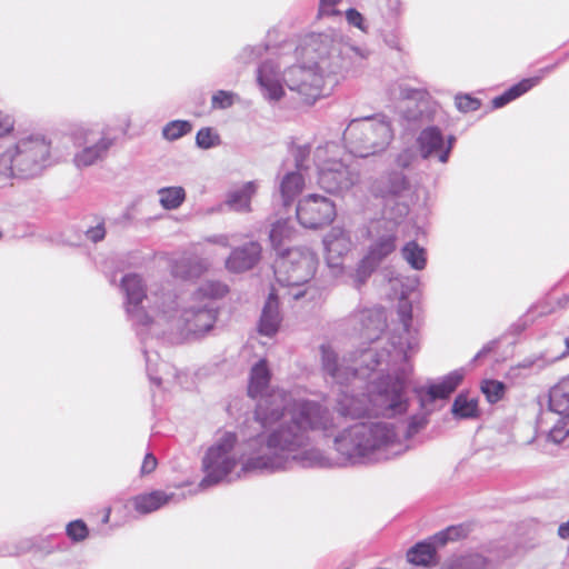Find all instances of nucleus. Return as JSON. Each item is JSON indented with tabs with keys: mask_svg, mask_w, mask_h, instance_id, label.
Masks as SVG:
<instances>
[{
	"mask_svg": "<svg viewBox=\"0 0 569 569\" xmlns=\"http://www.w3.org/2000/svg\"><path fill=\"white\" fill-rule=\"evenodd\" d=\"M124 308L128 319L143 342L148 332H156L160 321L171 332L202 336L210 331L218 317L216 299L224 296L227 287L219 282H207L190 296H178L169 287L146 292L142 278L128 273L121 280Z\"/></svg>",
	"mask_w": 569,
	"mask_h": 569,
	"instance_id": "obj_1",
	"label": "nucleus"
},
{
	"mask_svg": "<svg viewBox=\"0 0 569 569\" xmlns=\"http://www.w3.org/2000/svg\"><path fill=\"white\" fill-rule=\"evenodd\" d=\"M338 425L331 411L320 402H303L293 408L292 416L248 441L249 457L242 471L277 472L291 469L327 467L328 458L311 446V433L325 437L335 433Z\"/></svg>",
	"mask_w": 569,
	"mask_h": 569,
	"instance_id": "obj_2",
	"label": "nucleus"
},
{
	"mask_svg": "<svg viewBox=\"0 0 569 569\" xmlns=\"http://www.w3.org/2000/svg\"><path fill=\"white\" fill-rule=\"evenodd\" d=\"M297 54L301 62L286 69L282 80L306 104H313L321 97L326 78L355 71L368 57L366 50L351 44L335 29L307 34Z\"/></svg>",
	"mask_w": 569,
	"mask_h": 569,
	"instance_id": "obj_3",
	"label": "nucleus"
},
{
	"mask_svg": "<svg viewBox=\"0 0 569 569\" xmlns=\"http://www.w3.org/2000/svg\"><path fill=\"white\" fill-rule=\"evenodd\" d=\"M428 411L410 417L403 432L391 422H358L335 437L333 447L346 463L368 465L387 461L402 455L408 446L401 440L412 438L428 423Z\"/></svg>",
	"mask_w": 569,
	"mask_h": 569,
	"instance_id": "obj_4",
	"label": "nucleus"
},
{
	"mask_svg": "<svg viewBox=\"0 0 569 569\" xmlns=\"http://www.w3.org/2000/svg\"><path fill=\"white\" fill-rule=\"evenodd\" d=\"M320 352L325 375L340 387L336 400L340 416L358 419L372 415L369 390L362 392V389L370 373L386 362L385 355H380L377 348H368L350 365L346 358L340 359L330 346L322 345Z\"/></svg>",
	"mask_w": 569,
	"mask_h": 569,
	"instance_id": "obj_5",
	"label": "nucleus"
},
{
	"mask_svg": "<svg viewBox=\"0 0 569 569\" xmlns=\"http://www.w3.org/2000/svg\"><path fill=\"white\" fill-rule=\"evenodd\" d=\"M50 142L41 136H29L0 152V177L29 180L40 177L50 166Z\"/></svg>",
	"mask_w": 569,
	"mask_h": 569,
	"instance_id": "obj_6",
	"label": "nucleus"
},
{
	"mask_svg": "<svg viewBox=\"0 0 569 569\" xmlns=\"http://www.w3.org/2000/svg\"><path fill=\"white\" fill-rule=\"evenodd\" d=\"M343 139L352 154L367 158L385 151L393 139V132L388 118L377 114L352 119Z\"/></svg>",
	"mask_w": 569,
	"mask_h": 569,
	"instance_id": "obj_7",
	"label": "nucleus"
},
{
	"mask_svg": "<svg viewBox=\"0 0 569 569\" xmlns=\"http://www.w3.org/2000/svg\"><path fill=\"white\" fill-rule=\"evenodd\" d=\"M373 416L396 418L409 408V385L405 371L386 375L367 385Z\"/></svg>",
	"mask_w": 569,
	"mask_h": 569,
	"instance_id": "obj_8",
	"label": "nucleus"
},
{
	"mask_svg": "<svg viewBox=\"0 0 569 569\" xmlns=\"http://www.w3.org/2000/svg\"><path fill=\"white\" fill-rule=\"evenodd\" d=\"M317 264L318 259L313 251L306 247H295L278 256L274 274L279 283L292 288L291 296L298 300L307 293L300 287L315 276Z\"/></svg>",
	"mask_w": 569,
	"mask_h": 569,
	"instance_id": "obj_9",
	"label": "nucleus"
},
{
	"mask_svg": "<svg viewBox=\"0 0 569 569\" xmlns=\"http://www.w3.org/2000/svg\"><path fill=\"white\" fill-rule=\"evenodd\" d=\"M236 433L227 431L207 450L202 459L206 475L199 482L201 489L220 483L231 473L242 457L236 450Z\"/></svg>",
	"mask_w": 569,
	"mask_h": 569,
	"instance_id": "obj_10",
	"label": "nucleus"
},
{
	"mask_svg": "<svg viewBox=\"0 0 569 569\" xmlns=\"http://www.w3.org/2000/svg\"><path fill=\"white\" fill-rule=\"evenodd\" d=\"M398 315L401 326L391 333L390 348L378 351L380 355H385L383 360L388 367L408 361L419 347L418 332L411 328L412 308L407 300H400Z\"/></svg>",
	"mask_w": 569,
	"mask_h": 569,
	"instance_id": "obj_11",
	"label": "nucleus"
},
{
	"mask_svg": "<svg viewBox=\"0 0 569 569\" xmlns=\"http://www.w3.org/2000/svg\"><path fill=\"white\" fill-rule=\"evenodd\" d=\"M303 402H315L308 399H295L290 392L282 389H271L258 398L254 419L262 428L269 429L283 419L292 416L293 408Z\"/></svg>",
	"mask_w": 569,
	"mask_h": 569,
	"instance_id": "obj_12",
	"label": "nucleus"
},
{
	"mask_svg": "<svg viewBox=\"0 0 569 569\" xmlns=\"http://www.w3.org/2000/svg\"><path fill=\"white\" fill-rule=\"evenodd\" d=\"M296 212L300 224L308 229L328 226L337 216L335 202L317 193H311L300 199Z\"/></svg>",
	"mask_w": 569,
	"mask_h": 569,
	"instance_id": "obj_13",
	"label": "nucleus"
},
{
	"mask_svg": "<svg viewBox=\"0 0 569 569\" xmlns=\"http://www.w3.org/2000/svg\"><path fill=\"white\" fill-rule=\"evenodd\" d=\"M83 148L74 154L73 162L77 168L90 167L107 158L110 148L116 142V137L110 133V128L103 127L100 131L93 129L83 130Z\"/></svg>",
	"mask_w": 569,
	"mask_h": 569,
	"instance_id": "obj_14",
	"label": "nucleus"
},
{
	"mask_svg": "<svg viewBox=\"0 0 569 569\" xmlns=\"http://www.w3.org/2000/svg\"><path fill=\"white\" fill-rule=\"evenodd\" d=\"M358 180V173L339 160H332L319 168L318 184L329 193L349 190Z\"/></svg>",
	"mask_w": 569,
	"mask_h": 569,
	"instance_id": "obj_15",
	"label": "nucleus"
},
{
	"mask_svg": "<svg viewBox=\"0 0 569 569\" xmlns=\"http://www.w3.org/2000/svg\"><path fill=\"white\" fill-rule=\"evenodd\" d=\"M416 142L422 159L435 158L441 163L448 162L451 146H445V136L438 127L429 126L422 129Z\"/></svg>",
	"mask_w": 569,
	"mask_h": 569,
	"instance_id": "obj_16",
	"label": "nucleus"
},
{
	"mask_svg": "<svg viewBox=\"0 0 569 569\" xmlns=\"http://www.w3.org/2000/svg\"><path fill=\"white\" fill-rule=\"evenodd\" d=\"M351 320L359 325L363 339L376 341L387 328V316L383 307L358 309L351 315Z\"/></svg>",
	"mask_w": 569,
	"mask_h": 569,
	"instance_id": "obj_17",
	"label": "nucleus"
},
{
	"mask_svg": "<svg viewBox=\"0 0 569 569\" xmlns=\"http://www.w3.org/2000/svg\"><path fill=\"white\" fill-rule=\"evenodd\" d=\"M462 379L463 370L459 369L445 376L438 383H432L427 387L419 388L417 393L421 407L425 408L427 403H431L437 399L448 398L457 389Z\"/></svg>",
	"mask_w": 569,
	"mask_h": 569,
	"instance_id": "obj_18",
	"label": "nucleus"
},
{
	"mask_svg": "<svg viewBox=\"0 0 569 569\" xmlns=\"http://www.w3.org/2000/svg\"><path fill=\"white\" fill-rule=\"evenodd\" d=\"M262 247L258 241H250L234 248L226 260V268L234 273L252 269L261 259Z\"/></svg>",
	"mask_w": 569,
	"mask_h": 569,
	"instance_id": "obj_19",
	"label": "nucleus"
},
{
	"mask_svg": "<svg viewBox=\"0 0 569 569\" xmlns=\"http://www.w3.org/2000/svg\"><path fill=\"white\" fill-rule=\"evenodd\" d=\"M408 189V178L401 171H390L372 184L373 193L381 198H387L389 196L397 197Z\"/></svg>",
	"mask_w": 569,
	"mask_h": 569,
	"instance_id": "obj_20",
	"label": "nucleus"
},
{
	"mask_svg": "<svg viewBox=\"0 0 569 569\" xmlns=\"http://www.w3.org/2000/svg\"><path fill=\"white\" fill-rule=\"evenodd\" d=\"M258 83L266 91L270 100L278 101L283 96V88L278 79V66L268 60L258 68Z\"/></svg>",
	"mask_w": 569,
	"mask_h": 569,
	"instance_id": "obj_21",
	"label": "nucleus"
},
{
	"mask_svg": "<svg viewBox=\"0 0 569 569\" xmlns=\"http://www.w3.org/2000/svg\"><path fill=\"white\" fill-rule=\"evenodd\" d=\"M256 192L257 183L254 181H248L241 188L229 191L226 194L223 204L231 211L249 213L252 211L251 200Z\"/></svg>",
	"mask_w": 569,
	"mask_h": 569,
	"instance_id": "obj_22",
	"label": "nucleus"
},
{
	"mask_svg": "<svg viewBox=\"0 0 569 569\" xmlns=\"http://www.w3.org/2000/svg\"><path fill=\"white\" fill-rule=\"evenodd\" d=\"M280 321L278 298L274 292H270L261 312L259 332L272 337L278 331Z\"/></svg>",
	"mask_w": 569,
	"mask_h": 569,
	"instance_id": "obj_23",
	"label": "nucleus"
},
{
	"mask_svg": "<svg viewBox=\"0 0 569 569\" xmlns=\"http://www.w3.org/2000/svg\"><path fill=\"white\" fill-rule=\"evenodd\" d=\"M329 259L340 258L347 254L352 247V240L348 231L341 227H333L323 239Z\"/></svg>",
	"mask_w": 569,
	"mask_h": 569,
	"instance_id": "obj_24",
	"label": "nucleus"
},
{
	"mask_svg": "<svg viewBox=\"0 0 569 569\" xmlns=\"http://www.w3.org/2000/svg\"><path fill=\"white\" fill-rule=\"evenodd\" d=\"M173 496V493H167L162 490H154L149 493H142L133 497L132 503L137 512L147 515L166 506Z\"/></svg>",
	"mask_w": 569,
	"mask_h": 569,
	"instance_id": "obj_25",
	"label": "nucleus"
},
{
	"mask_svg": "<svg viewBox=\"0 0 569 569\" xmlns=\"http://www.w3.org/2000/svg\"><path fill=\"white\" fill-rule=\"evenodd\" d=\"M270 371L264 359L259 360L251 369L248 386L249 397L256 399L264 395L270 382Z\"/></svg>",
	"mask_w": 569,
	"mask_h": 569,
	"instance_id": "obj_26",
	"label": "nucleus"
},
{
	"mask_svg": "<svg viewBox=\"0 0 569 569\" xmlns=\"http://www.w3.org/2000/svg\"><path fill=\"white\" fill-rule=\"evenodd\" d=\"M549 409L560 418L569 416V377L562 379L549 391Z\"/></svg>",
	"mask_w": 569,
	"mask_h": 569,
	"instance_id": "obj_27",
	"label": "nucleus"
},
{
	"mask_svg": "<svg viewBox=\"0 0 569 569\" xmlns=\"http://www.w3.org/2000/svg\"><path fill=\"white\" fill-rule=\"evenodd\" d=\"M396 232L382 234L369 246L366 257L379 267V264L396 250Z\"/></svg>",
	"mask_w": 569,
	"mask_h": 569,
	"instance_id": "obj_28",
	"label": "nucleus"
},
{
	"mask_svg": "<svg viewBox=\"0 0 569 569\" xmlns=\"http://www.w3.org/2000/svg\"><path fill=\"white\" fill-rule=\"evenodd\" d=\"M295 233V228L287 219H279L271 224L269 241L278 256L286 250V243L292 240Z\"/></svg>",
	"mask_w": 569,
	"mask_h": 569,
	"instance_id": "obj_29",
	"label": "nucleus"
},
{
	"mask_svg": "<svg viewBox=\"0 0 569 569\" xmlns=\"http://www.w3.org/2000/svg\"><path fill=\"white\" fill-rule=\"evenodd\" d=\"M305 187V178L302 172H287L280 182V193L283 206H289Z\"/></svg>",
	"mask_w": 569,
	"mask_h": 569,
	"instance_id": "obj_30",
	"label": "nucleus"
},
{
	"mask_svg": "<svg viewBox=\"0 0 569 569\" xmlns=\"http://www.w3.org/2000/svg\"><path fill=\"white\" fill-rule=\"evenodd\" d=\"M435 541H421L411 547L407 552V559L416 566L429 567L435 562L437 555Z\"/></svg>",
	"mask_w": 569,
	"mask_h": 569,
	"instance_id": "obj_31",
	"label": "nucleus"
},
{
	"mask_svg": "<svg viewBox=\"0 0 569 569\" xmlns=\"http://www.w3.org/2000/svg\"><path fill=\"white\" fill-rule=\"evenodd\" d=\"M159 202L166 210L178 209L186 200L182 187H163L158 190Z\"/></svg>",
	"mask_w": 569,
	"mask_h": 569,
	"instance_id": "obj_32",
	"label": "nucleus"
},
{
	"mask_svg": "<svg viewBox=\"0 0 569 569\" xmlns=\"http://www.w3.org/2000/svg\"><path fill=\"white\" fill-rule=\"evenodd\" d=\"M487 560L479 553L453 557L446 561L443 569H485Z\"/></svg>",
	"mask_w": 569,
	"mask_h": 569,
	"instance_id": "obj_33",
	"label": "nucleus"
},
{
	"mask_svg": "<svg viewBox=\"0 0 569 569\" xmlns=\"http://www.w3.org/2000/svg\"><path fill=\"white\" fill-rule=\"evenodd\" d=\"M401 256L412 269H425L427 263L426 251L416 241H409L406 243L401 249Z\"/></svg>",
	"mask_w": 569,
	"mask_h": 569,
	"instance_id": "obj_34",
	"label": "nucleus"
},
{
	"mask_svg": "<svg viewBox=\"0 0 569 569\" xmlns=\"http://www.w3.org/2000/svg\"><path fill=\"white\" fill-rule=\"evenodd\" d=\"M478 402L476 399H469L466 395L459 393L451 408V412L456 418L467 419L477 416Z\"/></svg>",
	"mask_w": 569,
	"mask_h": 569,
	"instance_id": "obj_35",
	"label": "nucleus"
},
{
	"mask_svg": "<svg viewBox=\"0 0 569 569\" xmlns=\"http://www.w3.org/2000/svg\"><path fill=\"white\" fill-rule=\"evenodd\" d=\"M469 533V529L465 525L450 526L439 532H437L431 539L437 546L442 547L449 541H457L466 538Z\"/></svg>",
	"mask_w": 569,
	"mask_h": 569,
	"instance_id": "obj_36",
	"label": "nucleus"
},
{
	"mask_svg": "<svg viewBox=\"0 0 569 569\" xmlns=\"http://www.w3.org/2000/svg\"><path fill=\"white\" fill-rule=\"evenodd\" d=\"M377 268L378 266L365 256L358 262L355 272L351 274L352 286L356 289H360L368 281Z\"/></svg>",
	"mask_w": 569,
	"mask_h": 569,
	"instance_id": "obj_37",
	"label": "nucleus"
},
{
	"mask_svg": "<svg viewBox=\"0 0 569 569\" xmlns=\"http://www.w3.org/2000/svg\"><path fill=\"white\" fill-rule=\"evenodd\" d=\"M192 124L187 120H172L162 128V137L168 141H174L188 134Z\"/></svg>",
	"mask_w": 569,
	"mask_h": 569,
	"instance_id": "obj_38",
	"label": "nucleus"
},
{
	"mask_svg": "<svg viewBox=\"0 0 569 569\" xmlns=\"http://www.w3.org/2000/svg\"><path fill=\"white\" fill-rule=\"evenodd\" d=\"M481 391L490 403H496L502 399L506 386L497 380H483L481 383Z\"/></svg>",
	"mask_w": 569,
	"mask_h": 569,
	"instance_id": "obj_39",
	"label": "nucleus"
},
{
	"mask_svg": "<svg viewBox=\"0 0 569 569\" xmlns=\"http://www.w3.org/2000/svg\"><path fill=\"white\" fill-rule=\"evenodd\" d=\"M196 143L201 149H210L221 143L220 136L209 127L201 128L196 136Z\"/></svg>",
	"mask_w": 569,
	"mask_h": 569,
	"instance_id": "obj_40",
	"label": "nucleus"
},
{
	"mask_svg": "<svg viewBox=\"0 0 569 569\" xmlns=\"http://www.w3.org/2000/svg\"><path fill=\"white\" fill-rule=\"evenodd\" d=\"M238 99V94L232 91L218 90L211 97V108L224 110L231 108Z\"/></svg>",
	"mask_w": 569,
	"mask_h": 569,
	"instance_id": "obj_41",
	"label": "nucleus"
},
{
	"mask_svg": "<svg viewBox=\"0 0 569 569\" xmlns=\"http://www.w3.org/2000/svg\"><path fill=\"white\" fill-rule=\"evenodd\" d=\"M542 79V76H535L531 78L522 79L520 82L511 86L506 92L511 101L528 92L531 88L537 86Z\"/></svg>",
	"mask_w": 569,
	"mask_h": 569,
	"instance_id": "obj_42",
	"label": "nucleus"
},
{
	"mask_svg": "<svg viewBox=\"0 0 569 569\" xmlns=\"http://www.w3.org/2000/svg\"><path fill=\"white\" fill-rule=\"evenodd\" d=\"M569 437V415L568 418H560L553 425L548 433V439L555 443H561Z\"/></svg>",
	"mask_w": 569,
	"mask_h": 569,
	"instance_id": "obj_43",
	"label": "nucleus"
},
{
	"mask_svg": "<svg viewBox=\"0 0 569 569\" xmlns=\"http://www.w3.org/2000/svg\"><path fill=\"white\" fill-rule=\"evenodd\" d=\"M142 351L146 358L147 375L149 380L156 386H160L161 378L154 375V372L158 371V368H153L159 366V355L157 352H150L147 349H143Z\"/></svg>",
	"mask_w": 569,
	"mask_h": 569,
	"instance_id": "obj_44",
	"label": "nucleus"
},
{
	"mask_svg": "<svg viewBox=\"0 0 569 569\" xmlns=\"http://www.w3.org/2000/svg\"><path fill=\"white\" fill-rule=\"evenodd\" d=\"M68 537L76 542L82 541L88 537L89 530L82 520H73L67 526Z\"/></svg>",
	"mask_w": 569,
	"mask_h": 569,
	"instance_id": "obj_45",
	"label": "nucleus"
},
{
	"mask_svg": "<svg viewBox=\"0 0 569 569\" xmlns=\"http://www.w3.org/2000/svg\"><path fill=\"white\" fill-rule=\"evenodd\" d=\"M291 153L295 159V166L298 172H302L308 169V160L310 156V147L309 146H297L292 148Z\"/></svg>",
	"mask_w": 569,
	"mask_h": 569,
	"instance_id": "obj_46",
	"label": "nucleus"
},
{
	"mask_svg": "<svg viewBox=\"0 0 569 569\" xmlns=\"http://www.w3.org/2000/svg\"><path fill=\"white\" fill-rule=\"evenodd\" d=\"M96 220L97 221L94 226H90L84 230L86 238L93 243L103 240L106 237V227L103 219L96 218Z\"/></svg>",
	"mask_w": 569,
	"mask_h": 569,
	"instance_id": "obj_47",
	"label": "nucleus"
},
{
	"mask_svg": "<svg viewBox=\"0 0 569 569\" xmlns=\"http://www.w3.org/2000/svg\"><path fill=\"white\" fill-rule=\"evenodd\" d=\"M480 100L473 98L469 94H458L456 96V107L461 112H470L476 111L480 108Z\"/></svg>",
	"mask_w": 569,
	"mask_h": 569,
	"instance_id": "obj_48",
	"label": "nucleus"
},
{
	"mask_svg": "<svg viewBox=\"0 0 569 569\" xmlns=\"http://www.w3.org/2000/svg\"><path fill=\"white\" fill-rule=\"evenodd\" d=\"M268 47L263 44H258L254 47H246L243 48L242 52L239 54V59L243 63H250L254 61L257 58L261 57L266 51Z\"/></svg>",
	"mask_w": 569,
	"mask_h": 569,
	"instance_id": "obj_49",
	"label": "nucleus"
},
{
	"mask_svg": "<svg viewBox=\"0 0 569 569\" xmlns=\"http://www.w3.org/2000/svg\"><path fill=\"white\" fill-rule=\"evenodd\" d=\"M342 0H320L318 16H338L340 11L336 9Z\"/></svg>",
	"mask_w": 569,
	"mask_h": 569,
	"instance_id": "obj_50",
	"label": "nucleus"
},
{
	"mask_svg": "<svg viewBox=\"0 0 569 569\" xmlns=\"http://www.w3.org/2000/svg\"><path fill=\"white\" fill-rule=\"evenodd\" d=\"M346 19L349 24H351L362 31L366 30L363 16L357 9H353V8L348 9L346 11Z\"/></svg>",
	"mask_w": 569,
	"mask_h": 569,
	"instance_id": "obj_51",
	"label": "nucleus"
},
{
	"mask_svg": "<svg viewBox=\"0 0 569 569\" xmlns=\"http://www.w3.org/2000/svg\"><path fill=\"white\" fill-rule=\"evenodd\" d=\"M415 158V152L411 149H405L397 156L396 163L398 167L406 169L412 164Z\"/></svg>",
	"mask_w": 569,
	"mask_h": 569,
	"instance_id": "obj_52",
	"label": "nucleus"
},
{
	"mask_svg": "<svg viewBox=\"0 0 569 569\" xmlns=\"http://www.w3.org/2000/svg\"><path fill=\"white\" fill-rule=\"evenodd\" d=\"M158 461L152 453H147L141 465V475H149L157 468Z\"/></svg>",
	"mask_w": 569,
	"mask_h": 569,
	"instance_id": "obj_53",
	"label": "nucleus"
},
{
	"mask_svg": "<svg viewBox=\"0 0 569 569\" xmlns=\"http://www.w3.org/2000/svg\"><path fill=\"white\" fill-rule=\"evenodd\" d=\"M13 119L10 116L0 112V138L8 134L13 129Z\"/></svg>",
	"mask_w": 569,
	"mask_h": 569,
	"instance_id": "obj_54",
	"label": "nucleus"
},
{
	"mask_svg": "<svg viewBox=\"0 0 569 569\" xmlns=\"http://www.w3.org/2000/svg\"><path fill=\"white\" fill-rule=\"evenodd\" d=\"M491 102H492V107L498 109V108H502L507 103L511 102V99L508 96V93L505 91L502 94L495 97Z\"/></svg>",
	"mask_w": 569,
	"mask_h": 569,
	"instance_id": "obj_55",
	"label": "nucleus"
},
{
	"mask_svg": "<svg viewBox=\"0 0 569 569\" xmlns=\"http://www.w3.org/2000/svg\"><path fill=\"white\" fill-rule=\"evenodd\" d=\"M399 90H400L399 96L402 99H413L416 97V94L418 93V91L416 89L409 88L405 84H400Z\"/></svg>",
	"mask_w": 569,
	"mask_h": 569,
	"instance_id": "obj_56",
	"label": "nucleus"
},
{
	"mask_svg": "<svg viewBox=\"0 0 569 569\" xmlns=\"http://www.w3.org/2000/svg\"><path fill=\"white\" fill-rule=\"evenodd\" d=\"M558 535L562 539L569 538V520L566 522H562L558 528Z\"/></svg>",
	"mask_w": 569,
	"mask_h": 569,
	"instance_id": "obj_57",
	"label": "nucleus"
},
{
	"mask_svg": "<svg viewBox=\"0 0 569 569\" xmlns=\"http://www.w3.org/2000/svg\"><path fill=\"white\" fill-rule=\"evenodd\" d=\"M558 64H559V62H556V63H553V64H550V66H547V67H545V68H541V69L538 71V74H537V76H542V78H543L546 74H548V73L552 72V71L557 68V66H558Z\"/></svg>",
	"mask_w": 569,
	"mask_h": 569,
	"instance_id": "obj_58",
	"label": "nucleus"
},
{
	"mask_svg": "<svg viewBox=\"0 0 569 569\" xmlns=\"http://www.w3.org/2000/svg\"><path fill=\"white\" fill-rule=\"evenodd\" d=\"M209 241L221 246H228V238L226 236H214L209 238Z\"/></svg>",
	"mask_w": 569,
	"mask_h": 569,
	"instance_id": "obj_59",
	"label": "nucleus"
},
{
	"mask_svg": "<svg viewBox=\"0 0 569 569\" xmlns=\"http://www.w3.org/2000/svg\"><path fill=\"white\" fill-rule=\"evenodd\" d=\"M492 350L490 345H487L482 347L480 351L477 352V355L473 357L472 362H476L478 359L483 357L485 355L489 353Z\"/></svg>",
	"mask_w": 569,
	"mask_h": 569,
	"instance_id": "obj_60",
	"label": "nucleus"
},
{
	"mask_svg": "<svg viewBox=\"0 0 569 569\" xmlns=\"http://www.w3.org/2000/svg\"><path fill=\"white\" fill-rule=\"evenodd\" d=\"M559 305L563 308H569V292L559 300Z\"/></svg>",
	"mask_w": 569,
	"mask_h": 569,
	"instance_id": "obj_61",
	"label": "nucleus"
},
{
	"mask_svg": "<svg viewBox=\"0 0 569 569\" xmlns=\"http://www.w3.org/2000/svg\"><path fill=\"white\" fill-rule=\"evenodd\" d=\"M455 141H456V138L453 136H449L447 138V140L445 139V146H451V149H452Z\"/></svg>",
	"mask_w": 569,
	"mask_h": 569,
	"instance_id": "obj_62",
	"label": "nucleus"
},
{
	"mask_svg": "<svg viewBox=\"0 0 569 569\" xmlns=\"http://www.w3.org/2000/svg\"><path fill=\"white\" fill-rule=\"evenodd\" d=\"M565 343H566V348H567V350H568V352H569V336H568V337H566V339H565Z\"/></svg>",
	"mask_w": 569,
	"mask_h": 569,
	"instance_id": "obj_63",
	"label": "nucleus"
}]
</instances>
